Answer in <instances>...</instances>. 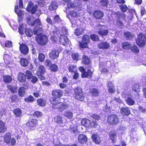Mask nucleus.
<instances>
[{
  "instance_id": "obj_1",
  "label": "nucleus",
  "mask_w": 146,
  "mask_h": 146,
  "mask_svg": "<svg viewBox=\"0 0 146 146\" xmlns=\"http://www.w3.org/2000/svg\"><path fill=\"white\" fill-rule=\"evenodd\" d=\"M51 95L52 97L49 99L50 104L54 106H56L61 103L57 99L60 98L63 95L62 91L60 89H55L52 91Z\"/></svg>"
},
{
  "instance_id": "obj_2",
  "label": "nucleus",
  "mask_w": 146,
  "mask_h": 146,
  "mask_svg": "<svg viewBox=\"0 0 146 146\" xmlns=\"http://www.w3.org/2000/svg\"><path fill=\"white\" fill-rule=\"evenodd\" d=\"M79 70L82 73L81 76L82 78H88L91 79L93 76L94 70L88 69L87 71L86 69L83 66H80L79 67Z\"/></svg>"
},
{
  "instance_id": "obj_3",
  "label": "nucleus",
  "mask_w": 146,
  "mask_h": 146,
  "mask_svg": "<svg viewBox=\"0 0 146 146\" xmlns=\"http://www.w3.org/2000/svg\"><path fill=\"white\" fill-rule=\"evenodd\" d=\"M25 125L28 130H34L38 125V120L36 119H30L28 120Z\"/></svg>"
},
{
  "instance_id": "obj_4",
  "label": "nucleus",
  "mask_w": 146,
  "mask_h": 146,
  "mask_svg": "<svg viewBox=\"0 0 146 146\" xmlns=\"http://www.w3.org/2000/svg\"><path fill=\"white\" fill-rule=\"evenodd\" d=\"M74 97L77 100L83 101L85 100V97L82 89L80 88H76L74 90Z\"/></svg>"
},
{
  "instance_id": "obj_5",
  "label": "nucleus",
  "mask_w": 146,
  "mask_h": 146,
  "mask_svg": "<svg viewBox=\"0 0 146 146\" xmlns=\"http://www.w3.org/2000/svg\"><path fill=\"white\" fill-rule=\"evenodd\" d=\"M146 36L142 33H140L137 35L136 40V43L139 47H142L145 44Z\"/></svg>"
},
{
  "instance_id": "obj_6",
  "label": "nucleus",
  "mask_w": 146,
  "mask_h": 146,
  "mask_svg": "<svg viewBox=\"0 0 146 146\" xmlns=\"http://www.w3.org/2000/svg\"><path fill=\"white\" fill-rule=\"evenodd\" d=\"M36 40L38 44L41 46H44L48 41V37L44 35H38L36 37Z\"/></svg>"
},
{
  "instance_id": "obj_7",
  "label": "nucleus",
  "mask_w": 146,
  "mask_h": 146,
  "mask_svg": "<svg viewBox=\"0 0 146 146\" xmlns=\"http://www.w3.org/2000/svg\"><path fill=\"white\" fill-rule=\"evenodd\" d=\"M107 122L111 125H114L117 124L118 122L117 116L114 114H111L108 115L107 117Z\"/></svg>"
},
{
  "instance_id": "obj_8",
  "label": "nucleus",
  "mask_w": 146,
  "mask_h": 146,
  "mask_svg": "<svg viewBox=\"0 0 146 146\" xmlns=\"http://www.w3.org/2000/svg\"><path fill=\"white\" fill-rule=\"evenodd\" d=\"M33 5V3L31 2H29L26 8V10L27 11L34 14L35 13L37 10V6L36 5L32 6Z\"/></svg>"
},
{
  "instance_id": "obj_9",
  "label": "nucleus",
  "mask_w": 146,
  "mask_h": 146,
  "mask_svg": "<svg viewBox=\"0 0 146 146\" xmlns=\"http://www.w3.org/2000/svg\"><path fill=\"white\" fill-rule=\"evenodd\" d=\"M59 54V51L56 49H53L51 50L49 54L50 58L52 60H54L58 57Z\"/></svg>"
},
{
  "instance_id": "obj_10",
  "label": "nucleus",
  "mask_w": 146,
  "mask_h": 146,
  "mask_svg": "<svg viewBox=\"0 0 146 146\" xmlns=\"http://www.w3.org/2000/svg\"><path fill=\"white\" fill-rule=\"evenodd\" d=\"M19 49L21 53L23 54L26 55L29 52V48L25 44H20Z\"/></svg>"
},
{
  "instance_id": "obj_11",
  "label": "nucleus",
  "mask_w": 146,
  "mask_h": 146,
  "mask_svg": "<svg viewBox=\"0 0 146 146\" xmlns=\"http://www.w3.org/2000/svg\"><path fill=\"white\" fill-rule=\"evenodd\" d=\"M110 46V43L107 41L100 42L97 45L98 48L102 49H108L109 48Z\"/></svg>"
},
{
  "instance_id": "obj_12",
  "label": "nucleus",
  "mask_w": 146,
  "mask_h": 146,
  "mask_svg": "<svg viewBox=\"0 0 146 146\" xmlns=\"http://www.w3.org/2000/svg\"><path fill=\"white\" fill-rule=\"evenodd\" d=\"M109 138L111 140L113 143H115L116 140L117 134L116 131L114 130H112L108 133Z\"/></svg>"
},
{
  "instance_id": "obj_13",
  "label": "nucleus",
  "mask_w": 146,
  "mask_h": 146,
  "mask_svg": "<svg viewBox=\"0 0 146 146\" xmlns=\"http://www.w3.org/2000/svg\"><path fill=\"white\" fill-rule=\"evenodd\" d=\"M104 15V13L99 10H95L93 14L94 17L97 19H101L103 17Z\"/></svg>"
},
{
  "instance_id": "obj_14",
  "label": "nucleus",
  "mask_w": 146,
  "mask_h": 146,
  "mask_svg": "<svg viewBox=\"0 0 146 146\" xmlns=\"http://www.w3.org/2000/svg\"><path fill=\"white\" fill-rule=\"evenodd\" d=\"M59 40L61 44L64 46L66 45L69 42L68 38L64 35H60Z\"/></svg>"
},
{
  "instance_id": "obj_15",
  "label": "nucleus",
  "mask_w": 146,
  "mask_h": 146,
  "mask_svg": "<svg viewBox=\"0 0 146 146\" xmlns=\"http://www.w3.org/2000/svg\"><path fill=\"white\" fill-rule=\"evenodd\" d=\"M99 90L98 88H93L89 89V93L94 97L98 96L99 95Z\"/></svg>"
},
{
  "instance_id": "obj_16",
  "label": "nucleus",
  "mask_w": 146,
  "mask_h": 146,
  "mask_svg": "<svg viewBox=\"0 0 146 146\" xmlns=\"http://www.w3.org/2000/svg\"><path fill=\"white\" fill-rule=\"evenodd\" d=\"M98 33L101 36L103 37L108 35L109 33V31L107 29H104L101 27L99 29Z\"/></svg>"
},
{
  "instance_id": "obj_17",
  "label": "nucleus",
  "mask_w": 146,
  "mask_h": 146,
  "mask_svg": "<svg viewBox=\"0 0 146 146\" xmlns=\"http://www.w3.org/2000/svg\"><path fill=\"white\" fill-rule=\"evenodd\" d=\"M78 142L80 143H86L87 141V138L85 135L81 134L78 137Z\"/></svg>"
},
{
  "instance_id": "obj_18",
  "label": "nucleus",
  "mask_w": 146,
  "mask_h": 146,
  "mask_svg": "<svg viewBox=\"0 0 146 146\" xmlns=\"http://www.w3.org/2000/svg\"><path fill=\"white\" fill-rule=\"evenodd\" d=\"M120 113L123 115L128 116L130 114L131 112L128 107H124L121 108Z\"/></svg>"
},
{
  "instance_id": "obj_19",
  "label": "nucleus",
  "mask_w": 146,
  "mask_h": 146,
  "mask_svg": "<svg viewBox=\"0 0 146 146\" xmlns=\"http://www.w3.org/2000/svg\"><path fill=\"white\" fill-rule=\"evenodd\" d=\"M91 138L93 141L96 144H99L101 142V140L99 136L96 134L93 133L92 135Z\"/></svg>"
},
{
  "instance_id": "obj_20",
  "label": "nucleus",
  "mask_w": 146,
  "mask_h": 146,
  "mask_svg": "<svg viewBox=\"0 0 146 146\" xmlns=\"http://www.w3.org/2000/svg\"><path fill=\"white\" fill-rule=\"evenodd\" d=\"M82 62L84 65H90L91 64L90 58L87 56L84 55L82 56Z\"/></svg>"
},
{
  "instance_id": "obj_21",
  "label": "nucleus",
  "mask_w": 146,
  "mask_h": 146,
  "mask_svg": "<svg viewBox=\"0 0 146 146\" xmlns=\"http://www.w3.org/2000/svg\"><path fill=\"white\" fill-rule=\"evenodd\" d=\"M18 81L21 83H23L26 82V78L23 73L20 72L18 74L17 77Z\"/></svg>"
},
{
  "instance_id": "obj_22",
  "label": "nucleus",
  "mask_w": 146,
  "mask_h": 146,
  "mask_svg": "<svg viewBox=\"0 0 146 146\" xmlns=\"http://www.w3.org/2000/svg\"><path fill=\"white\" fill-rule=\"evenodd\" d=\"M54 121L58 124H62L63 121V118L60 115L55 116L54 118Z\"/></svg>"
},
{
  "instance_id": "obj_23",
  "label": "nucleus",
  "mask_w": 146,
  "mask_h": 146,
  "mask_svg": "<svg viewBox=\"0 0 146 146\" xmlns=\"http://www.w3.org/2000/svg\"><path fill=\"white\" fill-rule=\"evenodd\" d=\"M7 127L3 121L0 120V133H4L7 130Z\"/></svg>"
},
{
  "instance_id": "obj_24",
  "label": "nucleus",
  "mask_w": 146,
  "mask_h": 146,
  "mask_svg": "<svg viewBox=\"0 0 146 146\" xmlns=\"http://www.w3.org/2000/svg\"><path fill=\"white\" fill-rule=\"evenodd\" d=\"M37 104L39 106L44 107L46 105V101L42 98H40L36 100Z\"/></svg>"
},
{
  "instance_id": "obj_25",
  "label": "nucleus",
  "mask_w": 146,
  "mask_h": 146,
  "mask_svg": "<svg viewBox=\"0 0 146 146\" xmlns=\"http://www.w3.org/2000/svg\"><path fill=\"white\" fill-rule=\"evenodd\" d=\"M25 88L22 87L19 88L18 90V94L20 97H24L25 94Z\"/></svg>"
},
{
  "instance_id": "obj_26",
  "label": "nucleus",
  "mask_w": 146,
  "mask_h": 146,
  "mask_svg": "<svg viewBox=\"0 0 146 146\" xmlns=\"http://www.w3.org/2000/svg\"><path fill=\"white\" fill-rule=\"evenodd\" d=\"M20 63L21 65L24 67L27 66L29 62L27 58H22L20 59Z\"/></svg>"
},
{
  "instance_id": "obj_27",
  "label": "nucleus",
  "mask_w": 146,
  "mask_h": 146,
  "mask_svg": "<svg viewBox=\"0 0 146 146\" xmlns=\"http://www.w3.org/2000/svg\"><path fill=\"white\" fill-rule=\"evenodd\" d=\"M84 30V28L79 27L75 30L74 33L76 36H79L82 35Z\"/></svg>"
},
{
  "instance_id": "obj_28",
  "label": "nucleus",
  "mask_w": 146,
  "mask_h": 146,
  "mask_svg": "<svg viewBox=\"0 0 146 146\" xmlns=\"http://www.w3.org/2000/svg\"><path fill=\"white\" fill-rule=\"evenodd\" d=\"M7 87L8 89L12 93L17 92V87L11 85H7Z\"/></svg>"
},
{
  "instance_id": "obj_29",
  "label": "nucleus",
  "mask_w": 146,
  "mask_h": 146,
  "mask_svg": "<svg viewBox=\"0 0 146 146\" xmlns=\"http://www.w3.org/2000/svg\"><path fill=\"white\" fill-rule=\"evenodd\" d=\"M42 27L34 28L33 29V33L35 35H40L42 32Z\"/></svg>"
},
{
  "instance_id": "obj_30",
  "label": "nucleus",
  "mask_w": 146,
  "mask_h": 146,
  "mask_svg": "<svg viewBox=\"0 0 146 146\" xmlns=\"http://www.w3.org/2000/svg\"><path fill=\"white\" fill-rule=\"evenodd\" d=\"M49 68L50 71L52 72H56L58 70V66L55 63L51 64Z\"/></svg>"
},
{
  "instance_id": "obj_31",
  "label": "nucleus",
  "mask_w": 146,
  "mask_h": 146,
  "mask_svg": "<svg viewBox=\"0 0 146 146\" xmlns=\"http://www.w3.org/2000/svg\"><path fill=\"white\" fill-rule=\"evenodd\" d=\"M13 113L17 117H20L21 116L22 111L19 108H17L14 110Z\"/></svg>"
},
{
  "instance_id": "obj_32",
  "label": "nucleus",
  "mask_w": 146,
  "mask_h": 146,
  "mask_svg": "<svg viewBox=\"0 0 146 146\" xmlns=\"http://www.w3.org/2000/svg\"><path fill=\"white\" fill-rule=\"evenodd\" d=\"M3 80L5 83H9L12 81V78L11 76L5 75L3 76Z\"/></svg>"
},
{
  "instance_id": "obj_33",
  "label": "nucleus",
  "mask_w": 146,
  "mask_h": 146,
  "mask_svg": "<svg viewBox=\"0 0 146 146\" xmlns=\"http://www.w3.org/2000/svg\"><path fill=\"white\" fill-rule=\"evenodd\" d=\"M60 104H60L56 108L58 111L61 112L66 109L68 106L66 104L62 103L61 102Z\"/></svg>"
},
{
  "instance_id": "obj_34",
  "label": "nucleus",
  "mask_w": 146,
  "mask_h": 146,
  "mask_svg": "<svg viewBox=\"0 0 146 146\" xmlns=\"http://www.w3.org/2000/svg\"><path fill=\"white\" fill-rule=\"evenodd\" d=\"M124 36L127 40H131L133 39L134 35L129 32H125L124 34Z\"/></svg>"
},
{
  "instance_id": "obj_35",
  "label": "nucleus",
  "mask_w": 146,
  "mask_h": 146,
  "mask_svg": "<svg viewBox=\"0 0 146 146\" xmlns=\"http://www.w3.org/2000/svg\"><path fill=\"white\" fill-rule=\"evenodd\" d=\"M90 37L87 35H84L82 38V41L88 44L90 42Z\"/></svg>"
},
{
  "instance_id": "obj_36",
  "label": "nucleus",
  "mask_w": 146,
  "mask_h": 146,
  "mask_svg": "<svg viewBox=\"0 0 146 146\" xmlns=\"http://www.w3.org/2000/svg\"><path fill=\"white\" fill-rule=\"evenodd\" d=\"M25 35L28 37H31L33 35V30L30 28H26L25 30Z\"/></svg>"
},
{
  "instance_id": "obj_37",
  "label": "nucleus",
  "mask_w": 146,
  "mask_h": 146,
  "mask_svg": "<svg viewBox=\"0 0 146 146\" xmlns=\"http://www.w3.org/2000/svg\"><path fill=\"white\" fill-rule=\"evenodd\" d=\"M24 101L28 103H33L35 101V98L32 95H29L24 98Z\"/></svg>"
},
{
  "instance_id": "obj_38",
  "label": "nucleus",
  "mask_w": 146,
  "mask_h": 146,
  "mask_svg": "<svg viewBox=\"0 0 146 146\" xmlns=\"http://www.w3.org/2000/svg\"><path fill=\"white\" fill-rule=\"evenodd\" d=\"M90 123V120L87 118L83 119L81 121V124L86 127H89Z\"/></svg>"
},
{
  "instance_id": "obj_39",
  "label": "nucleus",
  "mask_w": 146,
  "mask_h": 146,
  "mask_svg": "<svg viewBox=\"0 0 146 146\" xmlns=\"http://www.w3.org/2000/svg\"><path fill=\"white\" fill-rule=\"evenodd\" d=\"M114 15H116V17H118L119 18H121L123 20L125 19V15L123 13H121L120 11L114 12L113 13Z\"/></svg>"
},
{
  "instance_id": "obj_40",
  "label": "nucleus",
  "mask_w": 146,
  "mask_h": 146,
  "mask_svg": "<svg viewBox=\"0 0 146 146\" xmlns=\"http://www.w3.org/2000/svg\"><path fill=\"white\" fill-rule=\"evenodd\" d=\"M46 72V69L43 65H40L38 68V70L37 72V74L41 73L44 74Z\"/></svg>"
},
{
  "instance_id": "obj_41",
  "label": "nucleus",
  "mask_w": 146,
  "mask_h": 146,
  "mask_svg": "<svg viewBox=\"0 0 146 146\" xmlns=\"http://www.w3.org/2000/svg\"><path fill=\"white\" fill-rule=\"evenodd\" d=\"M9 99L11 100V102H15L19 101V98L18 96L15 94L11 95L9 97Z\"/></svg>"
},
{
  "instance_id": "obj_42",
  "label": "nucleus",
  "mask_w": 146,
  "mask_h": 146,
  "mask_svg": "<svg viewBox=\"0 0 146 146\" xmlns=\"http://www.w3.org/2000/svg\"><path fill=\"white\" fill-rule=\"evenodd\" d=\"M90 38L93 42L98 41L100 40V38L98 35L95 34H92L90 36Z\"/></svg>"
},
{
  "instance_id": "obj_43",
  "label": "nucleus",
  "mask_w": 146,
  "mask_h": 146,
  "mask_svg": "<svg viewBox=\"0 0 146 146\" xmlns=\"http://www.w3.org/2000/svg\"><path fill=\"white\" fill-rule=\"evenodd\" d=\"M109 3V0H100V5L103 7H105L107 8Z\"/></svg>"
},
{
  "instance_id": "obj_44",
  "label": "nucleus",
  "mask_w": 146,
  "mask_h": 146,
  "mask_svg": "<svg viewBox=\"0 0 146 146\" xmlns=\"http://www.w3.org/2000/svg\"><path fill=\"white\" fill-rule=\"evenodd\" d=\"M64 116L68 119H71L73 117L72 113L69 111H66L64 113Z\"/></svg>"
},
{
  "instance_id": "obj_45",
  "label": "nucleus",
  "mask_w": 146,
  "mask_h": 146,
  "mask_svg": "<svg viewBox=\"0 0 146 146\" xmlns=\"http://www.w3.org/2000/svg\"><path fill=\"white\" fill-rule=\"evenodd\" d=\"M131 44L128 42H124L122 43V47L125 49H129L131 47Z\"/></svg>"
},
{
  "instance_id": "obj_46",
  "label": "nucleus",
  "mask_w": 146,
  "mask_h": 146,
  "mask_svg": "<svg viewBox=\"0 0 146 146\" xmlns=\"http://www.w3.org/2000/svg\"><path fill=\"white\" fill-rule=\"evenodd\" d=\"M126 103L129 106L133 105L135 103V101L131 98L128 97L126 100Z\"/></svg>"
},
{
  "instance_id": "obj_47",
  "label": "nucleus",
  "mask_w": 146,
  "mask_h": 146,
  "mask_svg": "<svg viewBox=\"0 0 146 146\" xmlns=\"http://www.w3.org/2000/svg\"><path fill=\"white\" fill-rule=\"evenodd\" d=\"M25 76L27 80H30L32 78L33 75L31 71L27 70L25 72Z\"/></svg>"
},
{
  "instance_id": "obj_48",
  "label": "nucleus",
  "mask_w": 146,
  "mask_h": 146,
  "mask_svg": "<svg viewBox=\"0 0 146 146\" xmlns=\"http://www.w3.org/2000/svg\"><path fill=\"white\" fill-rule=\"evenodd\" d=\"M11 136L9 133H6L4 136V140L7 143H9L10 142Z\"/></svg>"
},
{
  "instance_id": "obj_49",
  "label": "nucleus",
  "mask_w": 146,
  "mask_h": 146,
  "mask_svg": "<svg viewBox=\"0 0 146 146\" xmlns=\"http://www.w3.org/2000/svg\"><path fill=\"white\" fill-rule=\"evenodd\" d=\"M27 23L28 25L30 26L35 25L34 20H33L30 16L27 17Z\"/></svg>"
},
{
  "instance_id": "obj_50",
  "label": "nucleus",
  "mask_w": 146,
  "mask_h": 146,
  "mask_svg": "<svg viewBox=\"0 0 146 146\" xmlns=\"http://www.w3.org/2000/svg\"><path fill=\"white\" fill-rule=\"evenodd\" d=\"M67 7L68 9L71 8H74L77 7V5L76 2H70L67 4Z\"/></svg>"
},
{
  "instance_id": "obj_51",
  "label": "nucleus",
  "mask_w": 146,
  "mask_h": 146,
  "mask_svg": "<svg viewBox=\"0 0 146 146\" xmlns=\"http://www.w3.org/2000/svg\"><path fill=\"white\" fill-rule=\"evenodd\" d=\"M42 115V113L41 112L38 111H35L33 114V115L37 118L41 117Z\"/></svg>"
},
{
  "instance_id": "obj_52",
  "label": "nucleus",
  "mask_w": 146,
  "mask_h": 146,
  "mask_svg": "<svg viewBox=\"0 0 146 146\" xmlns=\"http://www.w3.org/2000/svg\"><path fill=\"white\" fill-rule=\"evenodd\" d=\"M79 42V46L80 48L83 49L87 48L88 47V44L86 43L80 41Z\"/></svg>"
},
{
  "instance_id": "obj_53",
  "label": "nucleus",
  "mask_w": 146,
  "mask_h": 146,
  "mask_svg": "<svg viewBox=\"0 0 146 146\" xmlns=\"http://www.w3.org/2000/svg\"><path fill=\"white\" fill-rule=\"evenodd\" d=\"M45 59V56L43 54L40 53L38 54V59L40 62H43L44 61Z\"/></svg>"
},
{
  "instance_id": "obj_54",
  "label": "nucleus",
  "mask_w": 146,
  "mask_h": 146,
  "mask_svg": "<svg viewBox=\"0 0 146 146\" xmlns=\"http://www.w3.org/2000/svg\"><path fill=\"white\" fill-rule=\"evenodd\" d=\"M131 50L135 53H137L139 52V50L138 47L136 45H133L132 46L130 47Z\"/></svg>"
},
{
  "instance_id": "obj_55",
  "label": "nucleus",
  "mask_w": 146,
  "mask_h": 146,
  "mask_svg": "<svg viewBox=\"0 0 146 146\" xmlns=\"http://www.w3.org/2000/svg\"><path fill=\"white\" fill-rule=\"evenodd\" d=\"M119 7L120 9L123 12H126L128 9L127 6L125 4L120 5Z\"/></svg>"
},
{
  "instance_id": "obj_56",
  "label": "nucleus",
  "mask_w": 146,
  "mask_h": 146,
  "mask_svg": "<svg viewBox=\"0 0 146 146\" xmlns=\"http://www.w3.org/2000/svg\"><path fill=\"white\" fill-rule=\"evenodd\" d=\"M69 15L72 17H78V14L77 12L74 10L70 11L69 12Z\"/></svg>"
},
{
  "instance_id": "obj_57",
  "label": "nucleus",
  "mask_w": 146,
  "mask_h": 146,
  "mask_svg": "<svg viewBox=\"0 0 146 146\" xmlns=\"http://www.w3.org/2000/svg\"><path fill=\"white\" fill-rule=\"evenodd\" d=\"M97 125L98 123L97 121H90V124H89V127L92 128H96L97 127Z\"/></svg>"
},
{
  "instance_id": "obj_58",
  "label": "nucleus",
  "mask_w": 146,
  "mask_h": 146,
  "mask_svg": "<svg viewBox=\"0 0 146 146\" xmlns=\"http://www.w3.org/2000/svg\"><path fill=\"white\" fill-rule=\"evenodd\" d=\"M79 54L77 53H73L71 54L72 58L75 61H78L79 60Z\"/></svg>"
},
{
  "instance_id": "obj_59",
  "label": "nucleus",
  "mask_w": 146,
  "mask_h": 146,
  "mask_svg": "<svg viewBox=\"0 0 146 146\" xmlns=\"http://www.w3.org/2000/svg\"><path fill=\"white\" fill-rule=\"evenodd\" d=\"M69 71L72 73H74L76 71V66L74 65L70 66L68 68Z\"/></svg>"
},
{
  "instance_id": "obj_60",
  "label": "nucleus",
  "mask_w": 146,
  "mask_h": 146,
  "mask_svg": "<svg viewBox=\"0 0 146 146\" xmlns=\"http://www.w3.org/2000/svg\"><path fill=\"white\" fill-rule=\"evenodd\" d=\"M60 21V18L59 15H55L53 18V21L54 23H58Z\"/></svg>"
},
{
  "instance_id": "obj_61",
  "label": "nucleus",
  "mask_w": 146,
  "mask_h": 146,
  "mask_svg": "<svg viewBox=\"0 0 146 146\" xmlns=\"http://www.w3.org/2000/svg\"><path fill=\"white\" fill-rule=\"evenodd\" d=\"M18 32L19 33L22 35L24 34V27L23 24H21L19 25L18 28Z\"/></svg>"
},
{
  "instance_id": "obj_62",
  "label": "nucleus",
  "mask_w": 146,
  "mask_h": 146,
  "mask_svg": "<svg viewBox=\"0 0 146 146\" xmlns=\"http://www.w3.org/2000/svg\"><path fill=\"white\" fill-rule=\"evenodd\" d=\"M116 23L117 25L119 27H123L124 26V24L121 20L119 18L116 20Z\"/></svg>"
},
{
  "instance_id": "obj_63",
  "label": "nucleus",
  "mask_w": 146,
  "mask_h": 146,
  "mask_svg": "<svg viewBox=\"0 0 146 146\" xmlns=\"http://www.w3.org/2000/svg\"><path fill=\"white\" fill-rule=\"evenodd\" d=\"M92 118L98 120L100 119V116L96 114H92L91 115Z\"/></svg>"
},
{
  "instance_id": "obj_64",
  "label": "nucleus",
  "mask_w": 146,
  "mask_h": 146,
  "mask_svg": "<svg viewBox=\"0 0 146 146\" xmlns=\"http://www.w3.org/2000/svg\"><path fill=\"white\" fill-rule=\"evenodd\" d=\"M12 42L11 41L9 40L5 42V47L10 48L12 46Z\"/></svg>"
}]
</instances>
